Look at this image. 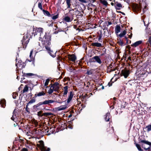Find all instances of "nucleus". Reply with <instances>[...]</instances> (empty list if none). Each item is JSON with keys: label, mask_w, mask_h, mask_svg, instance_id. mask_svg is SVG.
<instances>
[{"label": "nucleus", "mask_w": 151, "mask_h": 151, "mask_svg": "<svg viewBox=\"0 0 151 151\" xmlns=\"http://www.w3.org/2000/svg\"><path fill=\"white\" fill-rule=\"evenodd\" d=\"M117 12H119V13H120L124 15H125V14L124 13V12H122L121 11Z\"/></svg>", "instance_id": "54"}, {"label": "nucleus", "mask_w": 151, "mask_h": 151, "mask_svg": "<svg viewBox=\"0 0 151 151\" xmlns=\"http://www.w3.org/2000/svg\"><path fill=\"white\" fill-rule=\"evenodd\" d=\"M73 95L72 91L70 92V95L68 96V98L67 100V103L68 104L72 100Z\"/></svg>", "instance_id": "11"}, {"label": "nucleus", "mask_w": 151, "mask_h": 151, "mask_svg": "<svg viewBox=\"0 0 151 151\" xmlns=\"http://www.w3.org/2000/svg\"><path fill=\"white\" fill-rule=\"evenodd\" d=\"M38 7L40 9L42 10L43 9L42 7V4L40 3H38Z\"/></svg>", "instance_id": "39"}, {"label": "nucleus", "mask_w": 151, "mask_h": 151, "mask_svg": "<svg viewBox=\"0 0 151 151\" xmlns=\"http://www.w3.org/2000/svg\"><path fill=\"white\" fill-rule=\"evenodd\" d=\"M35 99H32L30 100L28 103H27V104L29 106L35 103Z\"/></svg>", "instance_id": "26"}, {"label": "nucleus", "mask_w": 151, "mask_h": 151, "mask_svg": "<svg viewBox=\"0 0 151 151\" xmlns=\"http://www.w3.org/2000/svg\"><path fill=\"white\" fill-rule=\"evenodd\" d=\"M40 144V147L42 151H50V148L44 146V142L42 140H40L39 141Z\"/></svg>", "instance_id": "6"}, {"label": "nucleus", "mask_w": 151, "mask_h": 151, "mask_svg": "<svg viewBox=\"0 0 151 151\" xmlns=\"http://www.w3.org/2000/svg\"><path fill=\"white\" fill-rule=\"evenodd\" d=\"M89 61L93 63L96 62L99 64H101L102 63L99 56H96L92 57L90 59Z\"/></svg>", "instance_id": "5"}, {"label": "nucleus", "mask_w": 151, "mask_h": 151, "mask_svg": "<svg viewBox=\"0 0 151 151\" xmlns=\"http://www.w3.org/2000/svg\"><path fill=\"white\" fill-rule=\"evenodd\" d=\"M146 128L147 129V131L149 132L151 131V124L149 125L146 127Z\"/></svg>", "instance_id": "31"}, {"label": "nucleus", "mask_w": 151, "mask_h": 151, "mask_svg": "<svg viewBox=\"0 0 151 151\" xmlns=\"http://www.w3.org/2000/svg\"><path fill=\"white\" fill-rule=\"evenodd\" d=\"M112 85V83H111L110 82H109L108 83V85L109 86H111Z\"/></svg>", "instance_id": "52"}, {"label": "nucleus", "mask_w": 151, "mask_h": 151, "mask_svg": "<svg viewBox=\"0 0 151 151\" xmlns=\"http://www.w3.org/2000/svg\"><path fill=\"white\" fill-rule=\"evenodd\" d=\"M20 151H28V150L27 148H24L22 149Z\"/></svg>", "instance_id": "45"}, {"label": "nucleus", "mask_w": 151, "mask_h": 151, "mask_svg": "<svg viewBox=\"0 0 151 151\" xmlns=\"http://www.w3.org/2000/svg\"><path fill=\"white\" fill-rule=\"evenodd\" d=\"M86 0H81V2H82V3H86L87 2H89V1H87Z\"/></svg>", "instance_id": "43"}, {"label": "nucleus", "mask_w": 151, "mask_h": 151, "mask_svg": "<svg viewBox=\"0 0 151 151\" xmlns=\"http://www.w3.org/2000/svg\"><path fill=\"white\" fill-rule=\"evenodd\" d=\"M16 114L17 112L15 111V110H14L13 112V115L11 118V119L15 122L16 120Z\"/></svg>", "instance_id": "10"}, {"label": "nucleus", "mask_w": 151, "mask_h": 151, "mask_svg": "<svg viewBox=\"0 0 151 151\" xmlns=\"http://www.w3.org/2000/svg\"><path fill=\"white\" fill-rule=\"evenodd\" d=\"M51 37L46 35L43 37L42 41V44L48 51V53L53 58L55 57L56 52H53L50 50V45L51 44Z\"/></svg>", "instance_id": "1"}, {"label": "nucleus", "mask_w": 151, "mask_h": 151, "mask_svg": "<svg viewBox=\"0 0 151 151\" xmlns=\"http://www.w3.org/2000/svg\"><path fill=\"white\" fill-rule=\"evenodd\" d=\"M42 112L41 111H39L37 112V115L39 116H43V114H42Z\"/></svg>", "instance_id": "40"}, {"label": "nucleus", "mask_w": 151, "mask_h": 151, "mask_svg": "<svg viewBox=\"0 0 151 151\" xmlns=\"http://www.w3.org/2000/svg\"><path fill=\"white\" fill-rule=\"evenodd\" d=\"M51 86L50 87V88L48 91V93L49 94H50L53 93V89L54 88V86H53L51 84Z\"/></svg>", "instance_id": "18"}, {"label": "nucleus", "mask_w": 151, "mask_h": 151, "mask_svg": "<svg viewBox=\"0 0 151 151\" xmlns=\"http://www.w3.org/2000/svg\"><path fill=\"white\" fill-rule=\"evenodd\" d=\"M18 65L19 67H20L22 65V61L21 60H19L18 61L17 63V61L16 62V66L17 67V68H18Z\"/></svg>", "instance_id": "23"}, {"label": "nucleus", "mask_w": 151, "mask_h": 151, "mask_svg": "<svg viewBox=\"0 0 151 151\" xmlns=\"http://www.w3.org/2000/svg\"><path fill=\"white\" fill-rule=\"evenodd\" d=\"M72 116V115L71 114H70L69 115L68 117L69 118H70V117H71Z\"/></svg>", "instance_id": "64"}, {"label": "nucleus", "mask_w": 151, "mask_h": 151, "mask_svg": "<svg viewBox=\"0 0 151 151\" xmlns=\"http://www.w3.org/2000/svg\"><path fill=\"white\" fill-rule=\"evenodd\" d=\"M89 1V2L91 4L92 3H93L95 1V0H88Z\"/></svg>", "instance_id": "48"}, {"label": "nucleus", "mask_w": 151, "mask_h": 151, "mask_svg": "<svg viewBox=\"0 0 151 151\" xmlns=\"http://www.w3.org/2000/svg\"><path fill=\"white\" fill-rule=\"evenodd\" d=\"M21 79V82L22 83V82H23L22 79L24 80V79H25V78L23 77V78H22Z\"/></svg>", "instance_id": "60"}, {"label": "nucleus", "mask_w": 151, "mask_h": 151, "mask_svg": "<svg viewBox=\"0 0 151 151\" xmlns=\"http://www.w3.org/2000/svg\"><path fill=\"white\" fill-rule=\"evenodd\" d=\"M108 25H110L112 24V23L111 22H108Z\"/></svg>", "instance_id": "59"}, {"label": "nucleus", "mask_w": 151, "mask_h": 151, "mask_svg": "<svg viewBox=\"0 0 151 151\" xmlns=\"http://www.w3.org/2000/svg\"><path fill=\"white\" fill-rule=\"evenodd\" d=\"M64 20L67 22H71L73 20V19L71 20L70 18L68 16L65 17L64 18Z\"/></svg>", "instance_id": "21"}, {"label": "nucleus", "mask_w": 151, "mask_h": 151, "mask_svg": "<svg viewBox=\"0 0 151 151\" xmlns=\"http://www.w3.org/2000/svg\"><path fill=\"white\" fill-rule=\"evenodd\" d=\"M29 106L27 104L26 108H25V110L27 112H29V109L28 108V106Z\"/></svg>", "instance_id": "37"}, {"label": "nucleus", "mask_w": 151, "mask_h": 151, "mask_svg": "<svg viewBox=\"0 0 151 151\" xmlns=\"http://www.w3.org/2000/svg\"><path fill=\"white\" fill-rule=\"evenodd\" d=\"M45 95V93L43 91H42L39 92L37 94H35V96L36 97L37 96H40Z\"/></svg>", "instance_id": "20"}, {"label": "nucleus", "mask_w": 151, "mask_h": 151, "mask_svg": "<svg viewBox=\"0 0 151 151\" xmlns=\"http://www.w3.org/2000/svg\"><path fill=\"white\" fill-rule=\"evenodd\" d=\"M132 36V33H131L130 35H129V37L130 38H131Z\"/></svg>", "instance_id": "61"}, {"label": "nucleus", "mask_w": 151, "mask_h": 151, "mask_svg": "<svg viewBox=\"0 0 151 151\" xmlns=\"http://www.w3.org/2000/svg\"><path fill=\"white\" fill-rule=\"evenodd\" d=\"M122 73L124 78H126L129 76V71L128 70H122Z\"/></svg>", "instance_id": "7"}, {"label": "nucleus", "mask_w": 151, "mask_h": 151, "mask_svg": "<svg viewBox=\"0 0 151 151\" xmlns=\"http://www.w3.org/2000/svg\"><path fill=\"white\" fill-rule=\"evenodd\" d=\"M103 4L105 5L106 6L108 4L107 2L106 1H105V0H104V1H103Z\"/></svg>", "instance_id": "46"}, {"label": "nucleus", "mask_w": 151, "mask_h": 151, "mask_svg": "<svg viewBox=\"0 0 151 151\" xmlns=\"http://www.w3.org/2000/svg\"><path fill=\"white\" fill-rule=\"evenodd\" d=\"M52 114L50 112H45L43 114V116H51Z\"/></svg>", "instance_id": "32"}, {"label": "nucleus", "mask_w": 151, "mask_h": 151, "mask_svg": "<svg viewBox=\"0 0 151 151\" xmlns=\"http://www.w3.org/2000/svg\"><path fill=\"white\" fill-rule=\"evenodd\" d=\"M50 79V78L47 79L45 81V82L44 84V86H46L45 87L46 88H48V86L47 85H48V83H49Z\"/></svg>", "instance_id": "24"}, {"label": "nucleus", "mask_w": 151, "mask_h": 151, "mask_svg": "<svg viewBox=\"0 0 151 151\" xmlns=\"http://www.w3.org/2000/svg\"><path fill=\"white\" fill-rule=\"evenodd\" d=\"M121 27L119 25H116L115 28V32L116 34H118L120 31Z\"/></svg>", "instance_id": "12"}, {"label": "nucleus", "mask_w": 151, "mask_h": 151, "mask_svg": "<svg viewBox=\"0 0 151 151\" xmlns=\"http://www.w3.org/2000/svg\"><path fill=\"white\" fill-rule=\"evenodd\" d=\"M111 117L110 116V113L108 112L106 114L105 116L104 119L106 121L108 122L109 121L110 118Z\"/></svg>", "instance_id": "13"}, {"label": "nucleus", "mask_w": 151, "mask_h": 151, "mask_svg": "<svg viewBox=\"0 0 151 151\" xmlns=\"http://www.w3.org/2000/svg\"><path fill=\"white\" fill-rule=\"evenodd\" d=\"M114 4H115V7H122V4L120 3H118L117 2H115Z\"/></svg>", "instance_id": "28"}, {"label": "nucleus", "mask_w": 151, "mask_h": 151, "mask_svg": "<svg viewBox=\"0 0 151 151\" xmlns=\"http://www.w3.org/2000/svg\"><path fill=\"white\" fill-rule=\"evenodd\" d=\"M91 6H92L93 7H94L95 6V5H93V4H91Z\"/></svg>", "instance_id": "62"}, {"label": "nucleus", "mask_w": 151, "mask_h": 151, "mask_svg": "<svg viewBox=\"0 0 151 151\" xmlns=\"http://www.w3.org/2000/svg\"><path fill=\"white\" fill-rule=\"evenodd\" d=\"M88 75H91L92 74V71L91 70H88L86 73Z\"/></svg>", "instance_id": "35"}, {"label": "nucleus", "mask_w": 151, "mask_h": 151, "mask_svg": "<svg viewBox=\"0 0 151 151\" xmlns=\"http://www.w3.org/2000/svg\"><path fill=\"white\" fill-rule=\"evenodd\" d=\"M49 104L48 100H45L43 102H40L38 104L35 105L33 106L34 109H36L37 110H40L42 109H43L41 107H40V106L43 104Z\"/></svg>", "instance_id": "4"}, {"label": "nucleus", "mask_w": 151, "mask_h": 151, "mask_svg": "<svg viewBox=\"0 0 151 151\" xmlns=\"http://www.w3.org/2000/svg\"><path fill=\"white\" fill-rule=\"evenodd\" d=\"M68 58L69 59L73 62L75 61L76 59V56L74 54L68 55Z\"/></svg>", "instance_id": "8"}, {"label": "nucleus", "mask_w": 151, "mask_h": 151, "mask_svg": "<svg viewBox=\"0 0 151 151\" xmlns=\"http://www.w3.org/2000/svg\"><path fill=\"white\" fill-rule=\"evenodd\" d=\"M126 31L125 30H124L120 34H119V36L120 37H123L124 35L126 34Z\"/></svg>", "instance_id": "27"}, {"label": "nucleus", "mask_w": 151, "mask_h": 151, "mask_svg": "<svg viewBox=\"0 0 151 151\" xmlns=\"http://www.w3.org/2000/svg\"><path fill=\"white\" fill-rule=\"evenodd\" d=\"M49 104L55 102V101L53 100H48Z\"/></svg>", "instance_id": "34"}, {"label": "nucleus", "mask_w": 151, "mask_h": 151, "mask_svg": "<svg viewBox=\"0 0 151 151\" xmlns=\"http://www.w3.org/2000/svg\"><path fill=\"white\" fill-rule=\"evenodd\" d=\"M139 143L144 149V151H151V142L145 139L139 138Z\"/></svg>", "instance_id": "2"}, {"label": "nucleus", "mask_w": 151, "mask_h": 151, "mask_svg": "<svg viewBox=\"0 0 151 151\" xmlns=\"http://www.w3.org/2000/svg\"><path fill=\"white\" fill-rule=\"evenodd\" d=\"M68 128H69L70 129H73V127L72 126H68Z\"/></svg>", "instance_id": "57"}, {"label": "nucleus", "mask_w": 151, "mask_h": 151, "mask_svg": "<svg viewBox=\"0 0 151 151\" xmlns=\"http://www.w3.org/2000/svg\"><path fill=\"white\" fill-rule=\"evenodd\" d=\"M14 94L13 95V97L14 99H15L16 98V95H17V94H15V96H14Z\"/></svg>", "instance_id": "53"}, {"label": "nucleus", "mask_w": 151, "mask_h": 151, "mask_svg": "<svg viewBox=\"0 0 151 151\" xmlns=\"http://www.w3.org/2000/svg\"><path fill=\"white\" fill-rule=\"evenodd\" d=\"M124 43L122 41H121L120 42V44L121 45H122Z\"/></svg>", "instance_id": "58"}, {"label": "nucleus", "mask_w": 151, "mask_h": 151, "mask_svg": "<svg viewBox=\"0 0 151 151\" xmlns=\"http://www.w3.org/2000/svg\"><path fill=\"white\" fill-rule=\"evenodd\" d=\"M109 67L110 68H111V70H110L109 71V72H111L112 71H114L115 70H116V69H114L113 70L111 69V68H112V65H110Z\"/></svg>", "instance_id": "38"}, {"label": "nucleus", "mask_w": 151, "mask_h": 151, "mask_svg": "<svg viewBox=\"0 0 151 151\" xmlns=\"http://www.w3.org/2000/svg\"><path fill=\"white\" fill-rule=\"evenodd\" d=\"M68 70L71 72H73L74 70V69L72 67L69 66L68 68Z\"/></svg>", "instance_id": "33"}, {"label": "nucleus", "mask_w": 151, "mask_h": 151, "mask_svg": "<svg viewBox=\"0 0 151 151\" xmlns=\"http://www.w3.org/2000/svg\"><path fill=\"white\" fill-rule=\"evenodd\" d=\"M0 104L1 107L4 108L6 105V101L5 99H2L0 101Z\"/></svg>", "instance_id": "9"}, {"label": "nucleus", "mask_w": 151, "mask_h": 151, "mask_svg": "<svg viewBox=\"0 0 151 151\" xmlns=\"http://www.w3.org/2000/svg\"><path fill=\"white\" fill-rule=\"evenodd\" d=\"M101 37H102V35H101V32L100 35H99L98 37V40L99 42H101L100 40H101ZM101 42L102 41H101Z\"/></svg>", "instance_id": "41"}, {"label": "nucleus", "mask_w": 151, "mask_h": 151, "mask_svg": "<svg viewBox=\"0 0 151 151\" xmlns=\"http://www.w3.org/2000/svg\"><path fill=\"white\" fill-rule=\"evenodd\" d=\"M58 15H55L53 16L52 17V19L53 20H55V19H57L58 18Z\"/></svg>", "instance_id": "36"}, {"label": "nucleus", "mask_w": 151, "mask_h": 151, "mask_svg": "<svg viewBox=\"0 0 151 151\" xmlns=\"http://www.w3.org/2000/svg\"><path fill=\"white\" fill-rule=\"evenodd\" d=\"M135 145L137 147L139 151H144L143 150L141 149L139 145L137 144H135Z\"/></svg>", "instance_id": "29"}, {"label": "nucleus", "mask_w": 151, "mask_h": 151, "mask_svg": "<svg viewBox=\"0 0 151 151\" xmlns=\"http://www.w3.org/2000/svg\"><path fill=\"white\" fill-rule=\"evenodd\" d=\"M32 52H33V50H31V51L30 52V53L29 57L30 58H31L32 55Z\"/></svg>", "instance_id": "50"}, {"label": "nucleus", "mask_w": 151, "mask_h": 151, "mask_svg": "<svg viewBox=\"0 0 151 151\" xmlns=\"http://www.w3.org/2000/svg\"><path fill=\"white\" fill-rule=\"evenodd\" d=\"M111 4L112 6H113L114 5V3L113 2H111Z\"/></svg>", "instance_id": "63"}, {"label": "nucleus", "mask_w": 151, "mask_h": 151, "mask_svg": "<svg viewBox=\"0 0 151 151\" xmlns=\"http://www.w3.org/2000/svg\"><path fill=\"white\" fill-rule=\"evenodd\" d=\"M68 86H66L64 87V93H63V95H65L67 94L68 93Z\"/></svg>", "instance_id": "22"}, {"label": "nucleus", "mask_w": 151, "mask_h": 151, "mask_svg": "<svg viewBox=\"0 0 151 151\" xmlns=\"http://www.w3.org/2000/svg\"><path fill=\"white\" fill-rule=\"evenodd\" d=\"M75 12L77 13L78 14L76 16V18H77L78 19L80 18H81L83 16V14H82L78 10H76Z\"/></svg>", "instance_id": "16"}, {"label": "nucleus", "mask_w": 151, "mask_h": 151, "mask_svg": "<svg viewBox=\"0 0 151 151\" xmlns=\"http://www.w3.org/2000/svg\"><path fill=\"white\" fill-rule=\"evenodd\" d=\"M67 8H70V6L71 4H70V3H67Z\"/></svg>", "instance_id": "49"}, {"label": "nucleus", "mask_w": 151, "mask_h": 151, "mask_svg": "<svg viewBox=\"0 0 151 151\" xmlns=\"http://www.w3.org/2000/svg\"><path fill=\"white\" fill-rule=\"evenodd\" d=\"M59 88V86H57L55 88H54L53 91H56L58 90Z\"/></svg>", "instance_id": "44"}, {"label": "nucleus", "mask_w": 151, "mask_h": 151, "mask_svg": "<svg viewBox=\"0 0 151 151\" xmlns=\"http://www.w3.org/2000/svg\"><path fill=\"white\" fill-rule=\"evenodd\" d=\"M35 75V74L33 73H24L23 75V77L26 76V77H29L30 76H34Z\"/></svg>", "instance_id": "17"}, {"label": "nucleus", "mask_w": 151, "mask_h": 151, "mask_svg": "<svg viewBox=\"0 0 151 151\" xmlns=\"http://www.w3.org/2000/svg\"><path fill=\"white\" fill-rule=\"evenodd\" d=\"M67 3H70L71 0H66Z\"/></svg>", "instance_id": "51"}, {"label": "nucleus", "mask_w": 151, "mask_h": 151, "mask_svg": "<svg viewBox=\"0 0 151 151\" xmlns=\"http://www.w3.org/2000/svg\"><path fill=\"white\" fill-rule=\"evenodd\" d=\"M67 108V106H60L58 108V110L59 111H61L64 110Z\"/></svg>", "instance_id": "25"}, {"label": "nucleus", "mask_w": 151, "mask_h": 151, "mask_svg": "<svg viewBox=\"0 0 151 151\" xmlns=\"http://www.w3.org/2000/svg\"><path fill=\"white\" fill-rule=\"evenodd\" d=\"M26 37L27 38V36L26 37L24 36L23 37V40H22L21 41L22 42V44H23L24 43H25V38Z\"/></svg>", "instance_id": "42"}, {"label": "nucleus", "mask_w": 151, "mask_h": 151, "mask_svg": "<svg viewBox=\"0 0 151 151\" xmlns=\"http://www.w3.org/2000/svg\"><path fill=\"white\" fill-rule=\"evenodd\" d=\"M91 45L93 46L97 47H100L102 46V44L101 43L97 42L92 43Z\"/></svg>", "instance_id": "15"}, {"label": "nucleus", "mask_w": 151, "mask_h": 151, "mask_svg": "<svg viewBox=\"0 0 151 151\" xmlns=\"http://www.w3.org/2000/svg\"><path fill=\"white\" fill-rule=\"evenodd\" d=\"M42 30L43 29L41 28H33V32L32 33V36L33 35L35 37L36 35H38L40 36L39 40H41L42 41L45 35H47L49 36V35H47L46 33H45V35H44L43 34Z\"/></svg>", "instance_id": "3"}, {"label": "nucleus", "mask_w": 151, "mask_h": 151, "mask_svg": "<svg viewBox=\"0 0 151 151\" xmlns=\"http://www.w3.org/2000/svg\"><path fill=\"white\" fill-rule=\"evenodd\" d=\"M59 85V83L58 82H55V83L53 85H52L53 86H58Z\"/></svg>", "instance_id": "47"}, {"label": "nucleus", "mask_w": 151, "mask_h": 151, "mask_svg": "<svg viewBox=\"0 0 151 151\" xmlns=\"http://www.w3.org/2000/svg\"><path fill=\"white\" fill-rule=\"evenodd\" d=\"M28 90V87L27 85H25L23 90V93L27 92Z\"/></svg>", "instance_id": "30"}, {"label": "nucleus", "mask_w": 151, "mask_h": 151, "mask_svg": "<svg viewBox=\"0 0 151 151\" xmlns=\"http://www.w3.org/2000/svg\"><path fill=\"white\" fill-rule=\"evenodd\" d=\"M53 23L52 22L51 24H50L48 25L49 27H52L53 25Z\"/></svg>", "instance_id": "55"}, {"label": "nucleus", "mask_w": 151, "mask_h": 151, "mask_svg": "<svg viewBox=\"0 0 151 151\" xmlns=\"http://www.w3.org/2000/svg\"><path fill=\"white\" fill-rule=\"evenodd\" d=\"M149 42H150V45H151V36L150 38V39H149Z\"/></svg>", "instance_id": "56"}, {"label": "nucleus", "mask_w": 151, "mask_h": 151, "mask_svg": "<svg viewBox=\"0 0 151 151\" xmlns=\"http://www.w3.org/2000/svg\"><path fill=\"white\" fill-rule=\"evenodd\" d=\"M142 43V41L141 40H139L136 42H134L132 45H131L132 46L136 47L139 45H140Z\"/></svg>", "instance_id": "14"}, {"label": "nucleus", "mask_w": 151, "mask_h": 151, "mask_svg": "<svg viewBox=\"0 0 151 151\" xmlns=\"http://www.w3.org/2000/svg\"><path fill=\"white\" fill-rule=\"evenodd\" d=\"M42 11L43 12L44 14L48 17H51V14H50V12L46 10H45L44 9L42 10Z\"/></svg>", "instance_id": "19"}]
</instances>
